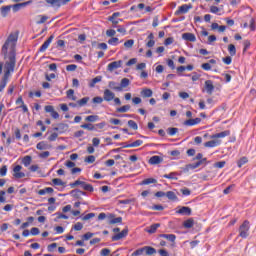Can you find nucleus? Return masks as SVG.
Returning a JSON list of instances; mask_svg holds the SVG:
<instances>
[{"label": "nucleus", "mask_w": 256, "mask_h": 256, "mask_svg": "<svg viewBox=\"0 0 256 256\" xmlns=\"http://www.w3.org/2000/svg\"><path fill=\"white\" fill-rule=\"evenodd\" d=\"M223 63H225V65H231L233 58H231V56H227L222 58Z\"/></svg>", "instance_id": "59"}, {"label": "nucleus", "mask_w": 256, "mask_h": 256, "mask_svg": "<svg viewBox=\"0 0 256 256\" xmlns=\"http://www.w3.org/2000/svg\"><path fill=\"white\" fill-rule=\"evenodd\" d=\"M38 21H37V24L38 25H42V23H45V21H47V19H49L48 16H45V15H38Z\"/></svg>", "instance_id": "48"}, {"label": "nucleus", "mask_w": 256, "mask_h": 256, "mask_svg": "<svg viewBox=\"0 0 256 256\" xmlns=\"http://www.w3.org/2000/svg\"><path fill=\"white\" fill-rule=\"evenodd\" d=\"M141 145H143V140H136V141L126 145L125 147H127V148L141 147Z\"/></svg>", "instance_id": "32"}, {"label": "nucleus", "mask_w": 256, "mask_h": 256, "mask_svg": "<svg viewBox=\"0 0 256 256\" xmlns=\"http://www.w3.org/2000/svg\"><path fill=\"white\" fill-rule=\"evenodd\" d=\"M176 213H178V215H191L192 210L191 208L187 207V206H183L181 207L178 211H176Z\"/></svg>", "instance_id": "17"}, {"label": "nucleus", "mask_w": 256, "mask_h": 256, "mask_svg": "<svg viewBox=\"0 0 256 256\" xmlns=\"http://www.w3.org/2000/svg\"><path fill=\"white\" fill-rule=\"evenodd\" d=\"M49 7H53L54 9H59L62 5H67L71 0H45Z\"/></svg>", "instance_id": "4"}, {"label": "nucleus", "mask_w": 256, "mask_h": 256, "mask_svg": "<svg viewBox=\"0 0 256 256\" xmlns=\"http://www.w3.org/2000/svg\"><path fill=\"white\" fill-rule=\"evenodd\" d=\"M108 87H109V89H112L113 91L121 92V87H120L119 83H117L115 81H110L108 83Z\"/></svg>", "instance_id": "23"}, {"label": "nucleus", "mask_w": 256, "mask_h": 256, "mask_svg": "<svg viewBox=\"0 0 256 256\" xmlns=\"http://www.w3.org/2000/svg\"><path fill=\"white\" fill-rule=\"evenodd\" d=\"M83 194V191L79 190V189H76V190H72L71 191V195L73 197H81V195Z\"/></svg>", "instance_id": "55"}, {"label": "nucleus", "mask_w": 256, "mask_h": 256, "mask_svg": "<svg viewBox=\"0 0 256 256\" xmlns=\"http://www.w3.org/2000/svg\"><path fill=\"white\" fill-rule=\"evenodd\" d=\"M122 66H123L122 60L114 61V62L108 64L107 70L110 71V73H113V71H115V69H120V67H122Z\"/></svg>", "instance_id": "7"}, {"label": "nucleus", "mask_w": 256, "mask_h": 256, "mask_svg": "<svg viewBox=\"0 0 256 256\" xmlns=\"http://www.w3.org/2000/svg\"><path fill=\"white\" fill-rule=\"evenodd\" d=\"M144 251L146 255H155V253H157V250L151 246H145Z\"/></svg>", "instance_id": "31"}, {"label": "nucleus", "mask_w": 256, "mask_h": 256, "mask_svg": "<svg viewBox=\"0 0 256 256\" xmlns=\"http://www.w3.org/2000/svg\"><path fill=\"white\" fill-rule=\"evenodd\" d=\"M53 39H55V35H51L39 48L40 53H45L47 49H49V45L53 42Z\"/></svg>", "instance_id": "6"}, {"label": "nucleus", "mask_w": 256, "mask_h": 256, "mask_svg": "<svg viewBox=\"0 0 256 256\" xmlns=\"http://www.w3.org/2000/svg\"><path fill=\"white\" fill-rule=\"evenodd\" d=\"M5 175H7V166L6 165H4L0 168V176L5 177Z\"/></svg>", "instance_id": "60"}, {"label": "nucleus", "mask_w": 256, "mask_h": 256, "mask_svg": "<svg viewBox=\"0 0 256 256\" xmlns=\"http://www.w3.org/2000/svg\"><path fill=\"white\" fill-rule=\"evenodd\" d=\"M18 39L19 34L11 33L2 46L1 53L6 60L4 64V77H11V73H14L15 71V65L17 63V60L15 59V47L17 46Z\"/></svg>", "instance_id": "1"}, {"label": "nucleus", "mask_w": 256, "mask_h": 256, "mask_svg": "<svg viewBox=\"0 0 256 256\" xmlns=\"http://www.w3.org/2000/svg\"><path fill=\"white\" fill-rule=\"evenodd\" d=\"M116 34H117V31H115L113 29H109L106 31L107 37H115Z\"/></svg>", "instance_id": "62"}, {"label": "nucleus", "mask_w": 256, "mask_h": 256, "mask_svg": "<svg viewBox=\"0 0 256 256\" xmlns=\"http://www.w3.org/2000/svg\"><path fill=\"white\" fill-rule=\"evenodd\" d=\"M31 3H33V0H29V1L23 2V3L14 4V5H11V9L13 10L14 13H17V11H20L22 7H27V5H31Z\"/></svg>", "instance_id": "8"}, {"label": "nucleus", "mask_w": 256, "mask_h": 256, "mask_svg": "<svg viewBox=\"0 0 256 256\" xmlns=\"http://www.w3.org/2000/svg\"><path fill=\"white\" fill-rule=\"evenodd\" d=\"M102 79H103L102 76H96L94 79H92V80L89 82V87H90V88L95 87V85H97V83H101Z\"/></svg>", "instance_id": "27"}, {"label": "nucleus", "mask_w": 256, "mask_h": 256, "mask_svg": "<svg viewBox=\"0 0 256 256\" xmlns=\"http://www.w3.org/2000/svg\"><path fill=\"white\" fill-rule=\"evenodd\" d=\"M111 254V250L109 248H103L101 251H100V255L101 256H109Z\"/></svg>", "instance_id": "56"}, {"label": "nucleus", "mask_w": 256, "mask_h": 256, "mask_svg": "<svg viewBox=\"0 0 256 256\" xmlns=\"http://www.w3.org/2000/svg\"><path fill=\"white\" fill-rule=\"evenodd\" d=\"M7 81H9V77L3 76L1 82H0V92L7 87Z\"/></svg>", "instance_id": "36"}, {"label": "nucleus", "mask_w": 256, "mask_h": 256, "mask_svg": "<svg viewBox=\"0 0 256 256\" xmlns=\"http://www.w3.org/2000/svg\"><path fill=\"white\" fill-rule=\"evenodd\" d=\"M180 191L184 197H189V195H191V190H189V188H182Z\"/></svg>", "instance_id": "57"}, {"label": "nucleus", "mask_w": 256, "mask_h": 256, "mask_svg": "<svg viewBox=\"0 0 256 256\" xmlns=\"http://www.w3.org/2000/svg\"><path fill=\"white\" fill-rule=\"evenodd\" d=\"M21 169H23L21 165H16L14 167L13 172H14V177L16 179H23V177H25V173L21 172Z\"/></svg>", "instance_id": "12"}, {"label": "nucleus", "mask_w": 256, "mask_h": 256, "mask_svg": "<svg viewBox=\"0 0 256 256\" xmlns=\"http://www.w3.org/2000/svg\"><path fill=\"white\" fill-rule=\"evenodd\" d=\"M229 135H231V131L229 130H225L220 133L213 134L209 137L212 140L205 142L204 147H207L210 149L213 147H219V145H221L222 143L221 139H225V137H229Z\"/></svg>", "instance_id": "2"}, {"label": "nucleus", "mask_w": 256, "mask_h": 256, "mask_svg": "<svg viewBox=\"0 0 256 256\" xmlns=\"http://www.w3.org/2000/svg\"><path fill=\"white\" fill-rule=\"evenodd\" d=\"M160 237L163 239H167L171 243H175V240L177 239V236L175 234H161Z\"/></svg>", "instance_id": "26"}, {"label": "nucleus", "mask_w": 256, "mask_h": 256, "mask_svg": "<svg viewBox=\"0 0 256 256\" xmlns=\"http://www.w3.org/2000/svg\"><path fill=\"white\" fill-rule=\"evenodd\" d=\"M159 227H161L160 223H155L152 224L148 229H147V233L153 234L157 231V229H159Z\"/></svg>", "instance_id": "28"}, {"label": "nucleus", "mask_w": 256, "mask_h": 256, "mask_svg": "<svg viewBox=\"0 0 256 256\" xmlns=\"http://www.w3.org/2000/svg\"><path fill=\"white\" fill-rule=\"evenodd\" d=\"M57 137H59V134L56 132H53L49 137H48V141H57Z\"/></svg>", "instance_id": "58"}, {"label": "nucleus", "mask_w": 256, "mask_h": 256, "mask_svg": "<svg viewBox=\"0 0 256 256\" xmlns=\"http://www.w3.org/2000/svg\"><path fill=\"white\" fill-rule=\"evenodd\" d=\"M163 178H164V179H172V180H174V181H177V173L171 172V173H169V174H164V175H163Z\"/></svg>", "instance_id": "38"}, {"label": "nucleus", "mask_w": 256, "mask_h": 256, "mask_svg": "<svg viewBox=\"0 0 256 256\" xmlns=\"http://www.w3.org/2000/svg\"><path fill=\"white\" fill-rule=\"evenodd\" d=\"M47 193H53V188L47 187L38 191V195H47Z\"/></svg>", "instance_id": "41"}, {"label": "nucleus", "mask_w": 256, "mask_h": 256, "mask_svg": "<svg viewBox=\"0 0 256 256\" xmlns=\"http://www.w3.org/2000/svg\"><path fill=\"white\" fill-rule=\"evenodd\" d=\"M182 39H184V41H190V43H195V41H197L195 34L189 32L182 34Z\"/></svg>", "instance_id": "14"}, {"label": "nucleus", "mask_w": 256, "mask_h": 256, "mask_svg": "<svg viewBox=\"0 0 256 256\" xmlns=\"http://www.w3.org/2000/svg\"><path fill=\"white\" fill-rule=\"evenodd\" d=\"M130 83L129 78H123L120 83L121 91H123L125 87H129Z\"/></svg>", "instance_id": "34"}, {"label": "nucleus", "mask_w": 256, "mask_h": 256, "mask_svg": "<svg viewBox=\"0 0 256 256\" xmlns=\"http://www.w3.org/2000/svg\"><path fill=\"white\" fill-rule=\"evenodd\" d=\"M77 70V65L75 64H70L66 66V71H76Z\"/></svg>", "instance_id": "64"}, {"label": "nucleus", "mask_w": 256, "mask_h": 256, "mask_svg": "<svg viewBox=\"0 0 256 256\" xmlns=\"http://www.w3.org/2000/svg\"><path fill=\"white\" fill-rule=\"evenodd\" d=\"M148 163L149 165H159L160 163H163V158L161 156H152Z\"/></svg>", "instance_id": "16"}, {"label": "nucleus", "mask_w": 256, "mask_h": 256, "mask_svg": "<svg viewBox=\"0 0 256 256\" xmlns=\"http://www.w3.org/2000/svg\"><path fill=\"white\" fill-rule=\"evenodd\" d=\"M105 219H107V221L109 222V213L105 214L104 212H102L98 215V221H103Z\"/></svg>", "instance_id": "49"}, {"label": "nucleus", "mask_w": 256, "mask_h": 256, "mask_svg": "<svg viewBox=\"0 0 256 256\" xmlns=\"http://www.w3.org/2000/svg\"><path fill=\"white\" fill-rule=\"evenodd\" d=\"M247 161H249L247 159V157H242L238 162L237 165L239 167V169H241L243 167V165H245V163H247Z\"/></svg>", "instance_id": "50"}, {"label": "nucleus", "mask_w": 256, "mask_h": 256, "mask_svg": "<svg viewBox=\"0 0 256 256\" xmlns=\"http://www.w3.org/2000/svg\"><path fill=\"white\" fill-rule=\"evenodd\" d=\"M143 253H145V247H142V248L137 249L136 251H134V252L132 253V256L143 255Z\"/></svg>", "instance_id": "54"}, {"label": "nucleus", "mask_w": 256, "mask_h": 256, "mask_svg": "<svg viewBox=\"0 0 256 256\" xmlns=\"http://www.w3.org/2000/svg\"><path fill=\"white\" fill-rule=\"evenodd\" d=\"M53 185H56L58 187H65V182H63V180L59 179V178H54L52 180Z\"/></svg>", "instance_id": "39"}, {"label": "nucleus", "mask_w": 256, "mask_h": 256, "mask_svg": "<svg viewBox=\"0 0 256 256\" xmlns=\"http://www.w3.org/2000/svg\"><path fill=\"white\" fill-rule=\"evenodd\" d=\"M10 12H11V5L2 6L0 8V13L2 17H7V15H9Z\"/></svg>", "instance_id": "22"}, {"label": "nucleus", "mask_w": 256, "mask_h": 256, "mask_svg": "<svg viewBox=\"0 0 256 256\" xmlns=\"http://www.w3.org/2000/svg\"><path fill=\"white\" fill-rule=\"evenodd\" d=\"M67 98L71 99L72 101H77V97L75 96V90L69 89L66 92Z\"/></svg>", "instance_id": "30"}, {"label": "nucleus", "mask_w": 256, "mask_h": 256, "mask_svg": "<svg viewBox=\"0 0 256 256\" xmlns=\"http://www.w3.org/2000/svg\"><path fill=\"white\" fill-rule=\"evenodd\" d=\"M134 44H135V40L130 39L124 43V47H126V49H131V47H133Z\"/></svg>", "instance_id": "52"}, {"label": "nucleus", "mask_w": 256, "mask_h": 256, "mask_svg": "<svg viewBox=\"0 0 256 256\" xmlns=\"http://www.w3.org/2000/svg\"><path fill=\"white\" fill-rule=\"evenodd\" d=\"M140 95H141V97H144V98L153 97V90H151L149 88H144L140 92Z\"/></svg>", "instance_id": "21"}, {"label": "nucleus", "mask_w": 256, "mask_h": 256, "mask_svg": "<svg viewBox=\"0 0 256 256\" xmlns=\"http://www.w3.org/2000/svg\"><path fill=\"white\" fill-rule=\"evenodd\" d=\"M129 229L125 228L121 232L112 236V241H120V239H125V236L128 235Z\"/></svg>", "instance_id": "11"}, {"label": "nucleus", "mask_w": 256, "mask_h": 256, "mask_svg": "<svg viewBox=\"0 0 256 256\" xmlns=\"http://www.w3.org/2000/svg\"><path fill=\"white\" fill-rule=\"evenodd\" d=\"M103 101H104V98H102L101 96H97L92 99V102L95 103L96 105H101Z\"/></svg>", "instance_id": "51"}, {"label": "nucleus", "mask_w": 256, "mask_h": 256, "mask_svg": "<svg viewBox=\"0 0 256 256\" xmlns=\"http://www.w3.org/2000/svg\"><path fill=\"white\" fill-rule=\"evenodd\" d=\"M93 233H91V232H87L86 234H84L83 236H82V239L84 240V241H89V239H91V237H93Z\"/></svg>", "instance_id": "63"}, {"label": "nucleus", "mask_w": 256, "mask_h": 256, "mask_svg": "<svg viewBox=\"0 0 256 256\" xmlns=\"http://www.w3.org/2000/svg\"><path fill=\"white\" fill-rule=\"evenodd\" d=\"M249 229H251V224L248 220H245L239 227V237L247 239L249 237Z\"/></svg>", "instance_id": "3"}, {"label": "nucleus", "mask_w": 256, "mask_h": 256, "mask_svg": "<svg viewBox=\"0 0 256 256\" xmlns=\"http://www.w3.org/2000/svg\"><path fill=\"white\" fill-rule=\"evenodd\" d=\"M118 43H119V38L117 37H112L111 39L108 40V44L112 45L113 47H117Z\"/></svg>", "instance_id": "44"}, {"label": "nucleus", "mask_w": 256, "mask_h": 256, "mask_svg": "<svg viewBox=\"0 0 256 256\" xmlns=\"http://www.w3.org/2000/svg\"><path fill=\"white\" fill-rule=\"evenodd\" d=\"M131 109V105H124L120 108H117L116 111L117 113H127Z\"/></svg>", "instance_id": "40"}, {"label": "nucleus", "mask_w": 256, "mask_h": 256, "mask_svg": "<svg viewBox=\"0 0 256 256\" xmlns=\"http://www.w3.org/2000/svg\"><path fill=\"white\" fill-rule=\"evenodd\" d=\"M151 183H157V179H154V178H147V179H144L140 185H151Z\"/></svg>", "instance_id": "42"}, {"label": "nucleus", "mask_w": 256, "mask_h": 256, "mask_svg": "<svg viewBox=\"0 0 256 256\" xmlns=\"http://www.w3.org/2000/svg\"><path fill=\"white\" fill-rule=\"evenodd\" d=\"M193 225H195V220H193V218H189L183 222V227L185 229H191Z\"/></svg>", "instance_id": "25"}, {"label": "nucleus", "mask_w": 256, "mask_h": 256, "mask_svg": "<svg viewBox=\"0 0 256 256\" xmlns=\"http://www.w3.org/2000/svg\"><path fill=\"white\" fill-rule=\"evenodd\" d=\"M73 229H74L75 231H81V229H83V223L77 222V223L73 226Z\"/></svg>", "instance_id": "61"}, {"label": "nucleus", "mask_w": 256, "mask_h": 256, "mask_svg": "<svg viewBox=\"0 0 256 256\" xmlns=\"http://www.w3.org/2000/svg\"><path fill=\"white\" fill-rule=\"evenodd\" d=\"M228 52L230 53L231 57H235V55H237V48H235V45H228Z\"/></svg>", "instance_id": "35"}, {"label": "nucleus", "mask_w": 256, "mask_h": 256, "mask_svg": "<svg viewBox=\"0 0 256 256\" xmlns=\"http://www.w3.org/2000/svg\"><path fill=\"white\" fill-rule=\"evenodd\" d=\"M85 121H88L89 123H95L96 121H99V116L97 115H90L85 118Z\"/></svg>", "instance_id": "37"}, {"label": "nucleus", "mask_w": 256, "mask_h": 256, "mask_svg": "<svg viewBox=\"0 0 256 256\" xmlns=\"http://www.w3.org/2000/svg\"><path fill=\"white\" fill-rule=\"evenodd\" d=\"M201 123V118L189 119L184 122L187 127H193V125H199Z\"/></svg>", "instance_id": "18"}, {"label": "nucleus", "mask_w": 256, "mask_h": 256, "mask_svg": "<svg viewBox=\"0 0 256 256\" xmlns=\"http://www.w3.org/2000/svg\"><path fill=\"white\" fill-rule=\"evenodd\" d=\"M122 221H123L122 217L115 218V214L108 213V223H109V225H115L117 223H122Z\"/></svg>", "instance_id": "10"}, {"label": "nucleus", "mask_w": 256, "mask_h": 256, "mask_svg": "<svg viewBox=\"0 0 256 256\" xmlns=\"http://www.w3.org/2000/svg\"><path fill=\"white\" fill-rule=\"evenodd\" d=\"M89 97H84L80 100L77 101V105L78 107H85V105H87V103H89Z\"/></svg>", "instance_id": "33"}, {"label": "nucleus", "mask_w": 256, "mask_h": 256, "mask_svg": "<svg viewBox=\"0 0 256 256\" xmlns=\"http://www.w3.org/2000/svg\"><path fill=\"white\" fill-rule=\"evenodd\" d=\"M80 187H82V189H84V191H89L90 193H93V191H94L93 185L87 184L86 182H83V181H82V184Z\"/></svg>", "instance_id": "29"}, {"label": "nucleus", "mask_w": 256, "mask_h": 256, "mask_svg": "<svg viewBox=\"0 0 256 256\" xmlns=\"http://www.w3.org/2000/svg\"><path fill=\"white\" fill-rule=\"evenodd\" d=\"M81 128L82 129H87L88 131H95V126H93V124H91V123L82 124Z\"/></svg>", "instance_id": "47"}, {"label": "nucleus", "mask_w": 256, "mask_h": 256, "mask_svg": "<svg viewBox=\"0 0 256 256\" xmlns=\"http://www.w3.org/2000/svg\"><path fill=\"white\" fill-rule=\"evenodd\" d=\"M128 126L130 127V129H133L134 131H137L139 129V126L134 120H129Z\"/></svg>", "instance_id": "43"}, {"label": "nucleus", "mask_w": 256, "mask_h": 256, "mask_svg": "<svg viewBox=\"0 0 256 256\" xmlns=\"http://www.w3.org/2000/svg\"><path fill=\"white\" fill-rule=\"evenodd\" d=\"M189 9H193V5L183 4L182 6H179L178 10L175 12V15H184L185 13H189Z\"/></svg>", "instance_id": "5"}, {"label": "nucleus", "mask_w": 256, "mask_h": 256, "mask_svg": "<svg viewBox=\"0 0 256 256\" xmlns=\"http://www.w3.org/2000/svg\"><path fill=\"white\" fill-rule=\"evenodd\" d=\"M205 163H207V158H204L194 164H189L187 166L188 169H197V167H201V165H204Z\"/></svg>", "instance_id": "20"}, {"label": "nucleus", "mask_w": 256, "mask_h": 256, "mask_svg": "<svg viewBox=\"0 0 256 256\" xmlns=\"http://www.w3.org/2000/svg\"><path fill=\"white\" fill-rule=\"evenodd\" d=\"M167 133H168V135H170V137H173L174 135H177V133H179V129L178 128H168Z\"/></svg>", "instance_id": "45"}, {"label": "nucleus", "mask_w": 256, "mask_h": 256, "mask_svg": "<svg viewBox=\"0 0 256 256\" xmlns=\"http://www.w3.org/2000/svg\"><path fill=\"white\" fill-rule=\"evenodd\" d=\"M205 89H206V93H208V95H211L213 93V91H215V86L213 85V81L206 80L205 81Z\"/></svg>", "instance_id": "15"}, {"label": "nucleus", "mask_w": 256, "mask_h": 256, "mask_svg": "<svg viewBox=\"0 0 256 256\" xmlns=\"http://www.w3.org/2000/svg\"><path fill=\"white\" fill-rule=\"evenodd\" d=\"M36 149H38L39 151H45L47 149H51V145H49L45 141H41L36 145Z\"/></svg>", "instance_id": "19"}, {"label": "nucleus", "mask_w": 256, "mask_h": 256, "mask_svg": "<svg viewBox=\"0 0 256 256\" xmlns=\"http://www.w3.org/2000/svg\"><path fill=\"white\" fill-rule=\"evenodd\" d=\"M103 99L109 103L115 99V94L110 89H105L103 93Z\"/></svg>", "instance_id": "9"}, {"label": "nucleus", "mask_w": 256, "mask_h": 256, "mask_svg": "<svg viewBox=\"0 0 256 256\" xmlns=\"http://www.w3.org/2000/svg\"><path fill=\"white\" fill-rule=\"evenodd\" d=\"M166 197L169 199V201H179V197H177V194L173 191L166 192Z\"/></svg>", "instance_id": "24"}, {"label": "nucleus", "mask_w": 256, "mask_h": 256, "mask_svg": "<svg viewBox=\"0 0 256 256\" xmlns=\"http://www.w3.org/2000/svg\"><path fill=\"white\" fill-rule=\"evenodd\" d=\"M45 111L46 113H50L51 117H53V119H59V113L57 111H55V108H53V106L48 105L45 106Z\"/></svg>", "instance_id": "13"}, {"label": "nucleus", "mask_w": 256, "mask_h": 256, "mask_svg": "<svg viewBox=\"0 0 256 256\" xmlns=\"http://www.w3.org/2000/svg\"><path fill=\"white\" fill-rule=\"evenodd\" d=\"M24 167H29L31 165V156H25L22 160Z\"/></svg>", "instance_id": "46"}, {"label": "nucleus", "mask_w": 256, "mask_h": 256, "mask_svg": "<svg viewBox=\"0 0 256 256\" xmlns=\"http://www.w3.org/2000/svg\"><path fill=\"white\" fill-rule=\"evenodd\" d=\"M95 217V213H89L86 214L85 216H81L82 221H89V219H93Z\"/></svg>", "instance_id": "53"}]
</instances>
